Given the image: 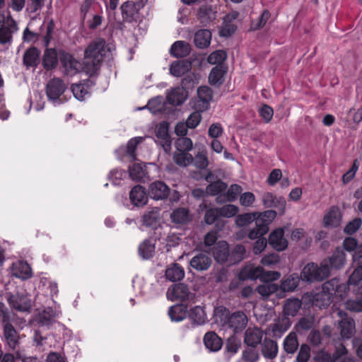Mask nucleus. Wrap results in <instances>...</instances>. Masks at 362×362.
Returning <instances> with one entry per match:
<instances>
[{"instance_id":"f257e3e1","label":"nucleus","mask_w":362,"mask_h":362,"mask_svg":"<svg viewBox=\"0 0 362 362\" xmlns=\"http://www.w3.org/2000/svg\"><path fill=\"white\" fill-rule=\"evenodd\" d=\"M111 56V49L104 39L93 40L84 51L83 71L90 76L98 75L103 60Z\"/></svg>"},{"instance_id":"f03ea898","label":"nucleus","mask_w":362,"mask_h":362,"mask_svg":"<svg viewBox=\"0 0 362 362\" xmlns=\"http://www.w3.org/2000/svg\"><path fill=\"white\" fill-rule=\"evenodd\" d=\"M330 268L328 264L322 263L319 267L314 262L307 264L302 269L300 278L308 282L322 281L329 276Z\"/></svg>"},{"instance_id":"7ed1b4c3","label":"nucleus","mask_w":362,"mask_h":362,"mask_svg":"<svg viewBox=\"0 0 362 362\" xmlns=\"http://www.w3.org/2000/svg\"><path fill=\"white\" fill-rule=\"evenodd\" d=\"M59 57L65 75L73 76L83 69L81 63L71 53L59 49Z\"/></svg>"},{"instance_id":"20e7f679","label":"nucleus","mask_w":362,"mask_h":362,"mask_svg":"<svg viewBox=\"0 0 362 362\" xmlns=\"http://www.w3.org/2000/svg\"><path fill=\"white\" fill-rule=\"evenodd\" d=\"M7 301L9 305L19 312H26L31 308V300L28 294L17 292L8 295Z\"/></svg>"},{"instance_id":"39448f33","label":"nucleus","mask_w":362,"mask_h":362,"mask_svg":"<svg viewBox=\"0 0 362 362\" xmlns=\"http://www.w3.org/2000/svg\"><path fill=\"white\" fill-rule=\"evenodd\" d=\"M66 90L64 81L57 77L51 78L47 83L45 91L49 100L56 101Z\"/></svg>"},{"instance_id":"423d86ee","label":"nucleus","mask_w":362,"mask_h":362,"mask_svg":"<svg viewBox=\"0 0 362 362\" xmlns=\"http://www.w3.org/2000/svg\"><path fill=\"white\" fill-rule=\"evenodd\" d=\"M338 314L341 317L338 323L340 334L343 339H349L355 334V321L344 312L339 311Z\"/></svg>"},{"instance_id":"0eeeda50","label":"nucleus","mask_w":362,"mask_h":362,"mask_svg":"<svg viewBox=\"0 0 362 362\" xmlns=\"http://www.w3.org/2000/svg\"><path fill=\"white\" fill-rule=\"evenodd\" d=\"M156 136L165 152H170L172 140L169 134V123L168 122L163 121L158 124L156 129Z\"/></svg>"},{"instance_id":"6e6552de","label":"nucleus","mask_w":362,"mask_h":362,"mask_svg":"<svg viewBox=\"0 0 362 362\" xmlns=\"http://www.w3.org/2000/svg\"><path fill=\"white\" fill-rule=\"evenodd\" d=\"M211 264L212 259L210 255L206 252L196 254L189 261L190 267L197 272L208 270Z\"/></svg>"},{"instance_id":"1a4fd4ad","label":"nucleus","mask_w":362,"mask_h":362,"mask_svg":"<svg viewBox=\"0 0 362 362\" xmlns=\"http://www.w3.org/2000/svg\"><path fill=\"white\" fill-rule=\"evenodd\" d=\"M170 193L169 187L163 181H156L149 185L148 195L155 200L166 199Z\"/></svg>"},{"instance_id":"9d476101","label":"nucleus","mask_w":362,"mask_h":362,"mask_svg":"<svg viewBox=\"0 0 362 362\" xmlns=\"http://www.w3.org/2000/svg\"><path fill=\"white\" fill-rule=\"evenodd\" d=\"M268 242L277 251H283L288 246V241L284 238V230L281 228L274 230L270 233Z\"/></svg>"},{"instance_id":"9b49d317","label":"nucleus","mask_w":362,"mask_h":362,"mask_svg":"<svg viewBox=\"0 0 362 362\" xmlns=\"http://www.w3.org/2000/svg\"><path fill=\"white\" fill-rule=\"evenodd\" d=\"M59 60V51L55 48H46L42 59V64L46 71H52L57 68Z\"/></svg>"},{"instance_id":"f8f14e48","label":"nucleus","mask_w":362,"mask_h":362,"mask_svg":"<svg viewBox=\"0 0 362 362\" xmlns=\"http://www.w3.org/2000/svg\"><path fill=\"white\" fill-rule=\"evenodd\" d=\"M264 336L263 331L257 327H248L244 335V342L250 347H257L261 344Z\"/></svg>"},{"instance_id":"ddd939ff","label":"nucleus","mask_w":362,"mask_h":362,"mask_svg":"<svg viewBox=\"0 0 362 362\" xmlns=\"http://www.w3.org/2000/svg\"><path fill=\"white\" fill-rule=\"evenodd\" d=\"M213 255L215 260L219 264L228 263L230 261L229 246L226 241L218 242L213 249Z\"/></svg>"},{"instance_id":"4468645a","label":"nucleus","mask_w":362,"mask_h":362,"mask_svg":"<svg viewBox=\"0 0 362 362\" xmlns=\"http://www.w3.org/2000/svg\"><path fill=\"white\" fill-rule=\"evenodd\" d=\"M228 324L235 333H238L245 328L247 324V317L243 311H237L228 317Z\"/></svg>"},{"instance_id":"2eb2a0df","label":"nucleus","mask_w":362,"mask_h":362,"mask_svg":"<svg viewBox=\"0 0 362 362\" xmlns=\"http://www.w3.org/2000/svg\"><path fill=\"white\" fill-rule=\"evenodd\" d=\"M261 351L262 356L269 360L276 358L279 352V346L275 340L264 338L261 342Z\"/></svg>"},{"instance_id":"dca6fc26","label":"nucleus","mask_w":362,"mask_h":362,"mask_svg":"<svg viewBox=\"0 0 362 362\" xmlns=\"http://www.w3.org/2000/svg\"><path fill=\"white\" fill-rule=\"evenodd\" d=\"M262 201L265 207L276 208L281 213L284 212L286 200L284 197H277L271 192H267L263 195Z\"/></svg>"},{"instance_id":"f3484780","label":"nucleus","mask_w":362,"mask_h":362,"mask_svg":"<svg viewBox=\"0 0 362 362\" xmlns=\"http://www.w3.org/2000/svg\"><path fill=\"white\" fill-rule=\"evenodd\" d=\"M40 50L36 47L32 46L27 49L23 54V62L27 68H35L39 64L40 59Z\"/></svg>"},{"instance_id":"a211bd4d","label":"nucleus","mask_w":362,"mask_h":362,"mask_svg":"<svg viewBox=\"0 0 362 362\" xmlns=\"http://www.w3.org/2000/svg\"><path fill=\"white\" fill-rule=\"evenodd\" d=\"M309 300L313 306L318 307L320 309L327 308L332 302L333 298L326 291H322L316 293H311Z\"/></svg>"},{"instance_id":"6ab92c4d","label":"nucleus","mask_w":362,"mask_h":362,"mask_svg":"<svg viewBox=\"0 0 362 362\" xmlns=\"http://www.w3.org/2000/svg\"><path fill=\"white\" fill-rule=\"evenodd\" d=\"M129 199L135 206L145 205L148 201V196L145 188L141 185L134 186L130 191Z\"/></svg>"},{"instance_id":"aec40b11","label":"nucleus","mask_w":362,"mask_h":362,"mask_svg":"<svg viewBox=\"0 0 362 362\" xmlns=\"http://www.w3.org/2000/svg\"><path fill=\"white\" fill-rule=\"evenodd\" d=\"M204 344L210 351H218L223 346V340L214 332H208L204 334Z\"/></svg>"},{"instance_id":"412c9836","label":"nucleus","mask_w":362,"mask_h":362,"mask_svg":"<svg viewBox=\"0 0 362 362\" xmlns=\"http://www.w3.org/2000/svg\"><path fill=\"white\" fill-rule=\"evenodd\" d=\"M120 10L123 21L132 23L135 19V16L138 13L139 8L136 4L133 1H127L120 6Z\"/></svg>"},{"instance_id":"4be33fe9","label":"nucleus","mask_w":362,"mask_h":362,"mask_svg":"<svg viewBox=\"0 0 362 362\" xmlns=\"http://www.w3.org/2000/svg\"><path fill=\"white\" fill-rule=\"evenodd\" d=\"M168 293L171 295L172 300L184 301L188 299L189 291L185 284H177L168 289Z\"/></svg>"},{"instance_id":"5701e85b","label":"nucleus","mask_w":362,"mask_h":362,"mask_svg":"<svg viewBox=\"0 0 362 362\" xmlns=\"http://www.w3.org/2000/svg\"><path fill=\"white\" fill-rule=\"evenodd\" d=\"M187 98V92L182 88L176 87L173 88L167 95V102L172 105H182Z\"/></svg>"},{"instance_id":"b1692460","label":"nucleus","mask_w":362,"mask_h":362,"mask_svg":"<svg viewBox=\"0 0 362 362\" xmlns=\"http://www.w3.org/2000/svg\"><path fill=\"white\" fill-rule=\"evenodd\" d=\"M191 51L189 43L178 40L175 42L170 49V54L177 58H182L187 57Z\"/></svg>"},{"instance_id":"393cba45","label":"nucleus","mask_w":362,"mask_h":362,"mask_svg":"<svg viewBox=\"0 0 362 362\" xmlns=\"http://www.w3.org/2000/svg\"><path fill=\"white\" fill-rule=\"evenodd\" d=\"M192 68L189 61L184 59L172 63L170 67V73L176 77H180L187 73Z\"/></svg>"},{"instance_id":"a878e982","label":"nucleus","mask_w":362,"mask_h":362,"mask_svg":"<svg viewBox=\"0 0 362 362\" xmlns=\"http://www.w3.org/2000/svg\"><path fill=\"white\" fill-rule=\"evenodd\" d=\"M211 40V33L207 29L198 30L194 37V42L197 47L206 48L209 46Z\"/></svg>"},{"instance_id":"bb28decb","label":"nucleus","mask_w":362,"mask_h":362,"mask_svg":"<svg viewBox=\"0 0 362 362\" xmlns=\"http://www.w3.org/2000/svg\"><path fill=\"white\" fill-rule=\"evenodd\" d=\"M300 279L296 273L284 276L281 282V289L284 292L293 291L298 286Z\"/></svg>"},{"instance_id":"cd10ccee","label":"nucleus","mask_w":362,"mask_h":362,"mask_svg":"<svg viewBox=\"0 0 362 362\" xmlns=\"http://www.w3.org/2000/svg\"><path fill=\"white\" fill-rule=\"evenodd\" d=\"M346 262V254L343 249L337 247L329 259V268L339 269L341 268Z\"/></svg>"},{"instance_id":"c85d7f7f","label":"nucleus","mask_w":362,"mask_h":362,"mask_svg":"<svg viewBox=\"0 0 362 362\" xmlns=\"http://www.w3.org/2000/svg\"><path fill=\"white\" fill-rule=\"evenodd\" d=\"M185 276L183 267L177 263H174L167 268L165 277L170 281L175 282L182 280Z\"/></svg>"},{"instance_id":"c756f323","label":"nucleus","mask_w":362,"mask_h":362,"mask_svg":"<svg viewBox=\"0 0 362 362\" xmlns=\"http://www.w3.org/2000/svg\"><path fill=\"white\" fill-rule=\"evenodd\" d=\"M302 306V301L298 298H291L286 300L284 305L285 315L294 317L297 315Z\"/></svg>"},{"instance_id":"7c9ffc66","label":"nucleus","mask_w":362,"mask_h":362,"mask_svg":"<svg viewBox=\"0 0 362 362\" xmlns=\"http://www.w3.org/2000/svg\"><path fill=\"white\" fill-rule=\"evenodd\" d=\"M3 327L4 336L6 340V342L10 347L14 349L18 344V337L16 329L11 322L3 325Z\"/></svg>"},{"instance_id":"2f4dec72","label":"nucleus","mask_w":362,"mask_h":362,"mask_svg":"<svg viewBox=\"0 0 362 362\" xmlns=\"http://www.w3.org/2000/svg\"><path fill=\"white\" fill-rule=\"evenodd\" d=\"M299 346L298 337L296 332H290L284 339L283 349L287 354H294Z\"/></svg>"},{"instance_id":"473e14b6","label":"nucleus","mask_w":362,"mask_h":362,"mask_svg":"<svg viewBox=\"0 0 362 362\" xmlns=\"http://www.w3.org/2000/svg\"><path fill=\"white\" fill-rule=\"evenodd\" d=\"M339 211L337 206H332L324 216L323 223L325 227H337L339 224Z\"/></svg>"},{"instance_id":"72a5a7b5","label":"nucleus","mask_w":362,"mask_h":362,"mask_svg":"<svg viewBox=\"0 0 362 362\" xmlns=\"http://www.w3.org/2000/svg\"><path fill=\"white\" fill-rule=\"evenodd\" d=\"M13 275L22 279H28L32 276L31 268L28 264L23 262H19L17 264H13Z\"/></svg>"},{"instance_id":"f704fd0d","label":"nucleus","mask_w":362,"mask_h":362,"mask_svg":"<svg viewBox=\"0 0 362 362\" xmlns=\"http://www.w3.org/2000/svg\"><path fill=\"white\" fill-rule=\"evenodd\" d=\"M139 254L144 259L151 258L155 252V244L150 239L144 240L139 246Z\"/></svg>"},{"instance_id":"c9c22d12","label":"nucleus","mask_w":362,"mask_h":362,"mask_svg":"<svg viewBox=\"0 0 362 362\" xmlns=\"http://www.w3.org/2000/svg\"><path fill=\"white\" fill-rule=\"evenodd\" d=\"M168 315L172 321H182L187 316V308L182 305L171 306L168 310Z\"/></svg>"},{"instance_id":"e433bc0d","label":"nucleus","mask_w":362,"mask_h":362,"mask_svg":"<svg viewBox=\"0 0 362 362\" xmlns=\"http://www.w3.org/2000/svg\"><path fill=\"white\" fill-rule=\"evenodd\" d=\"M226 70L222 66L214 67L209 74V81L213 86H220L223 83V78Z\"/></svg>"},{"instance_id":"4c0bfd02","label":"nucleus","mask_w":362,"mask_h":362,"mask_svg":"<svg viewBox=\"0 0 362 362\" xmlns=\"http://www.w3.org/2000/svg\"><path fill=\"white\" fill-rule=\"evenodd\" d=\"M171 220L173 223L183 224L189 221V210L185 208H178L175 209L170 214Z\"/></svg>"},{"instance_id":"58836bf2","label":"nucleus","mask_w":362,"mask_h":362,"mask_svg":"<svg viewBox=\"0 0 362 362\" xmlns=\"http://www.w3.org/2000/svg\"><path fill=\"white\" fill-rule=\"evenodd\" d=\"M255 227L251 229L248 233V238L251 240L259 239L263 238L262 236L267 233L269 227L262 223L260 221H255Z\"/></svg>"},{"instance_id":"ea45409f","label":"nucleus","mask_w":362,"mask_h":362,"mask_svg":"<svg viewBox=\"0 0 362 362\" xmlns=\"http://www.w3.org/2000/svg\"><path fill=\"white\" fill-rule=\"evenodd\" d=\"M189 316L194 325H199L205 322L206 314L203 308L201 306L192 308L189 313Z\"/></svg>"},{"instance_id":"a19ab883","label":"nucleus","mask_w":362,"mask_h":362,"mask_svg":"<svg viewBox=\"0 0 362 362\" xmlns=\"http://www.w3.org/2000/svg\"><path fill=\"white\" fill-rule=\"evenodd\" d=\"M246 250L241 244L236 245L230 252L229 264H234L240 262L245 257Z\"/></svg>"},{"instance_id":"79ce46f5","label":"nucleus","mask_w":362,"mask_h":362,"mask_svg":"<svg viewBox=\"0 0 362 362\" xmlns=\"http://www.w3.org/2000/svg\"><path fill=\"white\" fill-rule=\"evenodd\" d=\"M198 18L201 23L206 25L216 18V12L211 7H201L198 12Z\"/></svg>"},{"instance_id":"37998d69","label":"nucleus","mask_w":362,"mask_h":362,"mask_svg":"<svg viewBox=\"0 0 362 362\" xmlns=\"http://www.w3.org/2000/svg\"><path fill=\"white\" fill-rule=\"evenodd\" d=\"M279 286L276 284L267 282L257 287V292L263 298H267L269 296L277 292Z\"/></svg>"},{"instance_id":"c03bdc74","label":"nucleus","mask_w":362,"mask_h":362,"mask_svg":"<svg viewBox=\"0 0 362 362\" xmlns=\"http://www.w3.org/2000/svg\"><path fill=\"white\" fill-rule=\"evenodd\" d=\"M173 160L179 166L186 167L193 163L194 158L189 153L177 151L173 154Z\"/></svg>"},{"instance_id":"a18cd8bd","label":"nucleus","mask_w":362,"mask_h":362,"mask_svg":"<svg viewBox=\"0 0 362 362\" xmlns=\"http://www.w3.org/2000/svg\"><path fill=\"white\" fill-rule=\"evenodd\" d=\"M129 173L130 177L136 181H141L146 175V171L144 166L140 163H134L129 167Z\"/></svg>"},{"instance_id":"49530a36","label":"nucleus","mask_w":362,"mask_h":362,"mask_svg":"<svg viewBox=\"0 0 362 362\" xmlns=\"http://www.w3.org/2000/svg\"><path fill=\"white\" fill-rule=\"evenodd\" d=\"M71 91L74 97L79 100H83L86 95L89 93L88 86H86V83H76L71 86Z\"/></svg>"},{"instance_id":"de8ad7c7","label":"nucleus","mask_w":362,"mask_h":362,"mask_svg":"<svg viewBox=\"0 0 362 362\" xmlns=\"http://www.w3.org/2000/svg\"><path fill=\"white\" fill-rule=\"evenodd\" d=\"M227 59V53L224 50H216L211 53L207 62L211 64H221Z\"/></svg>"},{"instance_id":"09e8293b","label":"nucleus","mask_w":362,"mask_h":362,"mask_svg":"<svg viewBox=\"0 0 362 362\" xmlns=\"http://www.w3.org/2000/svg\"><path fill=\"white\" fill-rule=\"evenodd\" d=\"M314 320L311 317H303L295 325V329L298 333H303L313 328Z\"/></svg>"},{"instance_id":"8fccbe9b","label":"nucleus","mask_w":362,"mask_h":362,"mask_svg":"<svg viewBox=\"0 0 362 362\" xmlns=\"http://www.w3.org/2000/svg\"><path fill=\"white\" fill-rule=\"evenodd\" d=\"M270 16V12L267 9H264L261 16L257 20L252 21L251 23L252 30H257L262 28L269 19Z\"/></svg>"},{"instance_id":"3c124183","label":"nucleus","mask_w":362,"mask_h":362,"mask_svg":"<svg viewBox=\"0 0 362 362\" xmlns=\"http://www.w3.org/2000/svg\"><path fill=\"white\" fill-rule=\"evenodd\" d=\"M227 187L226 183L219 180L209 184L206 190L211 195H218L224 192Z\"/></svg>"},{"instance_id":"603ef678","label":"nucleus","mask_w":362,"mask_h":362,"mask_svg":"<svg viewBox=\"0 0 362 362\" xmlns=\"http://www.w3.org/2000/svg\"><path fill=\"white\" fill-rule=\"evenodd\" d=\"M175 147L177 151L189 153L192 149L193 143L188 137H180L176 141Z\"/></svg>"},{"instance_id":"864d4df0","label":"nucleus","mask_w":362,"mask_h":362,"mask_svg":"<svg viewBox=\"0 0 362 362\" xmlns=\"http://www.w3.org/2000/svg\"><path fill=\"white\" fill-rule=\"evenodd\" d=\"M157 212L151 210L146 212L142 217L144 225L147 227H156L158 223Z\"/></svg>"},{"instance_id":"5fc2aeb1","label":"nucleus","mask_w":362,"mask_h":362,"mask_svg":"<svg viewBox=\"0 0 362 362\" xmlns=\"http://www.w3.org/2000/svg\"><path fill=\"white\" fill-rule=\"evenodd\" d=\"M197 95L199 100L208 104L213 98V90L208 86H200L197 89Z\"/></svg>"},{"instance_id":"6e6d98bb","label":"nucleus","mask_w":362,"mask_h":362,"mask_svg":"<svg viewBox=\"0 0 362 362\" xmlns=\"http://www.w3.org/2000/svg\"><path fill=\"white\" fill-rule=\"evenodd\" d=\"M243 359L247 362H256L259 358V354L256 347L247 348L243 351Z\"/></svg>"},{"instance_id":"4d7b16f0","label":"nucleus","mask_w":362,"mask_h":362,"mask_svg":"<svg viewBox=\"0 0 362 362\" xmlns=\"http://www.w3.org/2000/svg\"><path fill=\"white\" fill-rule=\"evenodd\" d=\"M276 212L274 210H267L263 213L257 214V220L265 223L268 227L269 224L276 218Z\"/></svg>"},{"instance_id":"13d9d810","label":"nucleus","mask_w":362,"mask_h":362,"mask_svg":"<svg viewBox=\"0 0 362 362\" xmlns=\"http://www.w3.org/2000/svg\"><path fill=\"white\" fill-rule=\"evenodd\" d=\"M339 279L333 278L322 284V289L334 298Z\"/></svg>"},{"instance_id":"bf43d9fd","label":"nucleus","mask_w":362,"mask_h":362,"mask_svg":"<svg viewBox=\"0 0 362 362\" xmlns=\"http://www.w3.org/2000/svg\"><path fill=\"white\" fill-rule=\"evenodd\" d=\"M361 225L362 219L361 218H355L346 224L344 231L348 235H353L359 229Z\"/></svg>"},{"instance_id":"052dcab7","label":"nucleus","mask_w":362,"mask_h":362,"mask_svg":"<svg viewBox=\"0 0 362 362\" xmlns=\"http://www.w3.org/2000/svg\"><path fill=\"white\" fill-rule=\"evenodd\" d=\"M218 211L221 216L230 218L235 216L238 214V207L235 205L228 204L218 208Z\"/></svg>"},{"instance_id":"680f3d73","label":"nucleus","mask_w":362,"mask_h":362,"mask_svg":"<svg viewBox=\"0 0 362 362\" xmlns=\"http://www.w3.org/2000/svg\"><path fill=\"white\" fill-rule=\"evenodd\" d=\"M359 164L356 159L354 160L353 164L350 169L345 173L342 176V182L344 184H347L351 182L355 177V175L358 169Z\"/></svg>"},{"instance_id":"e2e57ef3","label":"nucleus","mask_w":362,"mask_h":362,"mask_svg":"<svg viewBox=\"0 0 362 362\" xmlns=\"http://www.w3.org/2000/svg\"><path fill=\"white\" fill-rule=\"evenodd\" d=\"M219 216H221V215H219L218 208H211L207 209L205 212L204 221L206 224L211 225Z\"/></svg>"},{"instance_id":"0e129e2a","label":"nucleus","mask_w":362,"mask_h":362,"mask_svg":"<svg viewBox=\"0 0 362 362\" xmlns=\"http://www.w3.org/2000/svg\"><path fill=\"white\" fill-rule=\"evenodd\" d=\"M310 357V349L306 344L300 346L299 352L296 357L297 362H308Z\"/></svg>"},{"instance_id":"69168bd1","label":"nucleus","mask_w":362,"mask_h":362,"mask_svg":"<svg viewBox=\"0 0 362 362\" xmlns=\"http://www.w3.org/2000/svg\"><path fill=\"white\" fill-rule=\"evenodd\" d=\"M346 308L354 312L362 311V293L359 298L349 299L346 302Z\"/></svg>"},{"instance_id":"338daca9","label":"nucleus","mask_w":362,"mask_h":362,"mask_svg":"<svg viewBox=\"0 0 362 362\" xmlns=\"http://www.w3.org/2000/svg\"><path fill=\"white\" fill-rule=\"evenodd\" d=\"M241 192H242V187L240 185H238L237 184L231 185L226 194L227 201H228V202L235 201L237 199L238 195L239 194H240Z\"/></svg>"},{"instance_id":"774afa93","label":"nucleus","mask_w":362,"mask_h":362,"mask_svg":"<svg viewBox=\"0 0 362 362\" xmlns=\"http://www.w3.org/2000/svg\"><path fill=\"white\" fill-rule=\"evenodd\" d=\"M362 280V265L356 267L348 279L349 285L356 286Z\"/></svg>"}]
</instances>
